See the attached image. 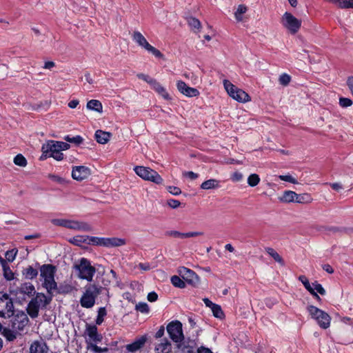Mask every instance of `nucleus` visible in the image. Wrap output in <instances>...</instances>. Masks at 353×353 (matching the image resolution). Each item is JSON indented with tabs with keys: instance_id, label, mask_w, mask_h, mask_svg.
<instances>
[{
	"instance_id": "obj_38",
	"label": "nucleus",
	"mask_w": 353,
	"mask_h": 353,
	"mask_svg": "<svg viewBox=\"0 0 353 353\" xmlns=\"http://www.w3.org/2000/svg\"><path fill=\"white\" fill-rule=\"evenodd\" d=\"M172 284L179 288H184L185 287V281L179 276L174 275L171 277Z\"/></svg>"
},
{
	"instance_id": "obj_63",
	"label": "nucleus",
	"mask_w": 353,
	"mask_h": 353,
	"mask_svg": "<svg viewBox=\"0 0 353 353\" xmlns=\"http://www.w3.org/2000/svg\"><path fill=\"white\" fill-rule=\"evenodd\" d=\"M147 299L150 302H154L157 300L158 295L156 292H151L148 293Z\"/></svg>"
},
{
	"instance_id": "obj_18",
	"label": "nucleus",
	"mask_w": 353,
	"mask_h": 353,
	"mask_svg": "<svg viewBox=\"0 0 353 353\" xmlns=\"http://www.w3.org/2000/svg\"><path fill=\"white\" fill-rule=\"evenodd\" d=\"M177 347L181 353H196V343L194 340L188 339L177 344Z\"/></svg>"
},
{
	"instance_id": "obj_43",
	"label": "nucleus",
	"mask_w": 353,
	"mask_h": 353,
	"mask_svg": "<svg viewBox=\"0 0 353 353\" xmlns=\"http://www.w3.org/2000/svg\"><path fill=\"white\" fill-rule=\"evenodd\" d=\"M14 163L17 165L25 167L27 165V160L22 154H19L14 158Z\"/></svg>"
},
{
	"instance_id": "obj_14",
	"label": "nucleus",
	"mask_w": 353,
	"mask_h": 353,
	"mask_svg": "<svg viewBox=\"0 0 353 353\" xmlns=\"http://www.w3.org/2000/svg\"><path fill=\"white\" fill-rule=\"evenodd\" d=\"M177 272L188 284L194 287L199 285V277L193 270L184 266H181L178 268Z\"/></svg>"
},
{
	"instance_id": "obj_30",
	"label": "nucleus",
	"mask_w": 353,
	"mask_h": 353,
	"mask_svg": "<svg viewBox=\"0 0 353 353\" xmlns=\"http://www.w3.org/2000/svg\"><path fill=\"white\" fill-rule=\"evenodd\" d=\"M296 196V193L292 190H286L283 192L281 197L279 198V200L283 203H291L295 202V198Z\"/></svg>"
},
{
	"instance_id": "obj_6",
	"label": "nucleus",
	"mask_w": 353,
	"mask_h": 353,
	"mask_svg": "<svg viewBox=\"0 0 353 353\" xmlns=\"http://www.w3.org/2000/svg\"><path fill=\"white\" fill-rule=\"evenodd\" d=\"M223 85L228 94L232 99L241 103L248 102L251 100L250 97L242 89L237 88L230 81L223 80Z\"/></svg>"
},
{
	"instance_id": "obj_52",
	"label": "nucleus",
	"mask_w": 353,
	"mask_h": 353,
	"mask_svg": "<svg viewBox=\"0 0 353 353\" xmlns=\"http://www.w3.org/2000/svg\"><path fill=\"white\" fill-rule=\"evenodd\" d=\"M279 83L283 85H287L289 84L291 80L290 75L287 74H283L279 77Z\"/></svg>"
},
{
	"instance_id": "obj_31",
	"label": "nucleus",
	"mask_w": 353,
	"mask_h": 353,
	"mask_svg": "<svg viewBox=\"0 0 353 353\" xmlns=\"http://www.w3.org/2000/svg\"><path fill=\"white\" fill-rule=\"evenodd\" d=\"M0 262L2 265L3 270V276L8 281H11L14 279V274L7 265L6 261L0 257Z\"/></svg>"
},
{
	"instance_id": "obj_59",
	"label": "nucleus",
	"mask_w": 353,
	"mask_h": 353,
	"mask_svg": "<svg viewBox=\"0 0 353 353\" xmlns=\"http://www.w3.org/2000/svg\"><path fill=\"white\" fill-rule=\"evenodd\" d=\"M243 174L236 171L232 174L231 179L234 182H239L243 179Z\"/></svg>"
},
{
	"instance_id": "obj_1",
	"label": "nucleus",
	"mask_w": 353,
	"mask_h": 353,
	"mask_svg": "<svg viewBox=\"0 0 353 353\" xmlns=\"http://www.w3.org/2000/svg\"><path fill=\"white\" fill-rule=\"evenodd\" d=\"M102 288L95 284H89L85 287L81 299L80 304L84 308L92 307L96 301V299L101 294Z\"/></svg>"
},
{
	"instance_id": "obj_47",
	"label": "nucleus",
	"mask_w": 353,
	"mask_h": 353,
	"mask_svg": "<svg viewBox=\"0 0 353 353\" xmlns=\"http://www.w3.org/2000/svg\"><path fill=\"white\" fill-rule=\"evenodd\" d=\"M17 253V250H15L14 249L8 250L6 252L5 257L8 261L12 262L16 257Z\"/></svg>"
},
{
	"instance_id": "obj_15",
	"label": "nucleus",
	"mask_w": 353,
	"mask_h": 353,
	"mask_svg": "<svg viewBox=\"0 0 353 353\" xmlns=\"http://www.w3.org/2000/svg\"><path fill=\"white\" fill-rule=\"evenodd\" d=\"M90 170L88 167L79 165L74 166L72 168V177L76 181H81L85 180L90 175Z\"/></svg>"
},
{
	"instance_id": "obj_24",
	"label": "nucleus",
	"mask_w": 353,
	"mask_h": 353,
	"mask_svg": "<svg viewBox=\"0 0 353 353\" xmlns=\"http://www.w3.org/2000/svg\"><path fill=\"white\" fill-rule=\"evenodd\" d=\"M125 244V241L123 239L112 237L105 238L104 247H119Z\"/></svg>"
},
{
	"instance_id": "obj_48",
	"label": "nucleus",
	"mask_w": 353,
	"mask_h": 353,
	"mask_svg": "<svg viewBox=\"0 0 353 353\" xmlns=\"http://www.w3.org/2000/svg\"><path fill=\"white\" fill-rule=\"evenodd\" d=\"M8 74V67L5 64H0V80L5 79Z\"/></svg>"
},
{
	"instance_id": "obj_4",
	"label": "nucleus",
	"mask_w": 353,
	"mask_h": 353,
	"mask_svg": "<svg viewBox=\"0 0 353 353\" xmlns=\"http://www.w3.org/2000/svg\"><path fill=\"white\" fill-rule=\"evenodd\" d=\"M78 272V276L89 282L92 281L93 276L96 272V269L91 265L89 260L85 258H81L74 266Z\"/></svg>"
},
{
	"instance_id": "obj_42",
	"label": "nucleus",
	"mask_w": 353,
	"mask_h": 353,
	"mask_svg": "<svg viewBox=\"0 0 353 353\" xmlns=\"http://www.w3.org/2000/svg\"><path fill=\"white\" fill-rule=\"evenodd\" d=\"M107 314L106 310L104 307H100L98 310L96 324L101 325L104 321V316Z\"/></svg>"
},
{
	"instance_id": "obj_10",
	"label": "nucleus",
	"mask_w": 353,
	"mask_h": 353,
	"mask_svg": "<svg viewBox=\"0 0 353 353\" xmlns=\"http://www.w3.org/2000/svg\"><path fill=\"white\" fill-rule=\"evenodd\" d=\"M12 316V318L8 324L9 327L21 333V332L24 330V328L28 325L30 321L27 314L23 311H17Z\"/></svg>"
},
{
	"instance_id": "obj_44",
	"label": "nucleus",
	"mask_w": 353,
	"mask_h": 353,
	"mask_svg": "<svg viewBox=\"0 0 353 353\" xmlns=\"http://www.w3.org/2000/svg\"><path fill=\"white\" fill-rule=\"evenodd\" d=\"M299 280L303 284L304 287L308 292H310L314 290L313 287L310 285L309 280L305 275L299 276Z\"/></svg>"
},
{
	"instance_id": "obj_11",
	"label": "nucleus",
	"mask_w": 353,
	"mask_h": 353,
	"mask_svg": "<svg viewBox=\"0 0 353 353\" xmlns=\"http://www.w3.org/2000/svg\"><path fill=\"white\" fill-rule=\"evenodd\" d=\"M170 338L173 342L181 343L184 340V335L182 330V323L179 321H173L169 323L166 327Z\"/></svg>"
},
{
	"instance_id": "obj_51",
	"label": "nucleus",
	"mask_w": 353,
	"mask_h": 353,
	"mask_svg": "<svg viewBox=\"0 0 353 353\" xmlns=\"http://www.w3.org/2000/svg\"><path fill=\"white\" fill-rule=\"evenodd\" d=\"M188 24L190 26L194 28L199 29L201 28V23L199 19L191 17L188 19Z\"/></svg>"
},
{
	"instance_id": "obj_22",
	"label": "nucleus",
	"mask_w": 353,
	"mask_h": 353,
	"mask_svg": "<svg viewBox=\"0 0 353 353\" xmlns=\"http://www.w3.org/2000/svg\"><path fill=\"white\" fill-rule=\"evenodd\" d=\"M18 292L23 294H26L29 297L34 296L36 294L34 286L30 283H24L18 288Z\"/></svg>"
},
{
	"instance_id": "obj_21",
	"label": "nucleus",
	"mask_w": 353,
	"mask_h": 353,
	"mask_svg": "<svg viewBox=\"0 0 353 353\" xmlns=\"http://www.w3.org/2000/svg\"><path fill=\"white\" fill-rule=\"evenodd\" d=\"M154 351L156 353H172V345L170 342L164 339L162 341L156 345Z\"/></svg>"
},
{
	"instance_id": "obj_8",
	"label": "nucleus",
	"mask_w": 353,
	"mask_h": 353,
	"mask_svg": "<svg viewBox=\"0 0 353 353\" xmlns=\"http://www.w3.org/2000/svg\"><path fill=\"white\" fill-rule=\"evenodd\" d=\"M14 303L12 298L3 292H0V317L10 318L14 314Z\"/></svg>"
},
{
	"instance_id": "obj_54",
	"label": "nucleus",
	"mask_w": 353,
	"mask_h": 353,
	"mask_svg": "<svg viewBox=\"0 0 353 353\" xmlns=\"http://www.w3.org/2000/svg\"><path fill=\"white\" fill-rule=\"evenodd\" d=\"M90 347L94 353H103V352H108V347H101L97 346L95 344H90Z\"/></svg>"
},
{
	"instance_id": "obj_46",
	"label": "nucleus",
	"mask_w": 353,
	"mask_h": 353,
	"mask_svg": "<svg viewBox=\"0 0 353 353\" xmlns=\"http://www.w3.org/2000/svg\"><path fill=\"white\" fill-rule=\"evenodd\" d=\"M65 140L67 141L68 142L74 143L77 145L81 144L83 141V138L79 135H77V136L73 137H70L69 136H66L65 137Z\"/></svg>"
},
{
	"instance_id": "obj_19",
	"label": "nucleus",
	"mask_w": 353,
	"mask_h": 353,
	"mask_svg": "<svg viewBox=\"0 0 353 353\" xmlns=\"http://www.w3.org/2000/svg\"><path fill=\"white\" fill-rule=\"evenodd\" d=\"M85 332L89 338L93 341L99 342L101 341L102 336L98 333L96 325L87 324Z\"/></svg>"
},
{
	"instance_id": "obj_32",
	"label": "nucleus",
	"mask_w": 353,
	"mask_h": 353,
	"mask_svg": "<svg viewBox=\"0 0 353 353\" xmlns=\"http://www.w3.org/2000/svg\"><path fill=\"white\" fill-rule=\"evenodd\" d=\"M219 181L214 179H211L203 182L201 188L203 190H212L219 188Z\"/></svg>"
},
{
	"instance_id": "obj_33",
	"label": "nucleus",
	"mask_w": 353,
	"mask_h": 353,
	"mask_svg": "<svg viewBox=\"0 0 353 353\" xmlns=\"http://www.w3.org/2000/svg\"><path fill=\"white\" fill-rule=\"evenodd\" d=\"M266 252L271 256L276 262L280 263L281 265H284V261L279 254L272 248H266Z\"/></svg>"
},
{
	"instance_id": "obj_58",
	"label": "nucleus",
	"mask_w": 353,
	"mask_h": 353,
	"mask_svg": "<svg viewBox=\"0 0 353 353\" xmlns=\"http://www.w3.org/2000/svg\"><path fill=\"white\" fill-rule=\"evenodd\" d=\"M137 76V77L139 79H142V80L146 81L150 85L152 84V81H155L154 79H152V78L150 77L148 75L144 74L143 73H139Z\"/></svg>"
},
{
	"instance_id": "obj_39",
	"label": "nucleus",
	"mask_w": 353,
	"mask_h": 353,
	"mask_svg": "<svg viewBox=\"0 0 353 353\" xmlns=\"http://www.w3.org/2000/svg\"><path fill=\"white\" fill-rule=\"evenodd\" d=\"M260 181V177L257 174H251L248 178V184L250 187H255L259 183Z\"/></svg>"
},
{
	"instance_id": "obj_36",
	"label": "nucleus",
	"mask_w": 353,
	"mask_h": 353,
	"mask_svg": "<svg viewBox=\"0 0 353 353\" xmlns=\"http://www.w3.org/2000/svg\"><path fill=\"white\" fill-rule=\"evenodd\" d=\"M248 10L247 7L245 5L241 4L238 6L236 12H234L235 19L238 21L243 20L242 15Z\"/></svg>"
},
{
	"instance_id": "obj_20",
	"label": "nucleus",
	"mask_w": 353,
	"mask_h": 353,
	"mask_svg": "<svg viewBox=\"0 0 353 353\" xmlns=\"http://www.w3.org/2000/svg\"><path fill=\"white\" fill-rule=\"evenodd\" d=\"M146 337L145 336L137 339L133 343L126 345V350L130 352H135L140 350L146 342Z\"/></svg>"
},
{
	"instance_id": "obj_56",
	"label": "nucleus",
	"mask_w": 353,
	"mask_h": 353,
	"mask_svg": "<svg viewBox=\"0 0 353 353\" xmlns=\"http://www.w3.org/2000/svg\"><path fill=\"white\" fill-rule=\"evenodd\" d=\"M78 228H77V230H83V231H90L92 230L91 226L85 222H79L78 221Z\"/></svg>"
},
{
	"instance_id": "obj_35",
	"label": "nucleus",
	"mask_w": 353,
	"mask_h": 353,
	"mask_svg": "<svg viewBox=\"0 0 353 353\" xmlns=\"http://www.w3.org/2000/svg\"><path fill=\"white\" fill-rule=\"evenodd\" d=\"M312 198L309 194H296V196L295 198V202L298 203H310L312 201Z\"/></svg>"
},
{
	"instance_id": "obj_34",
	"label": "nucleus",
	"mask_w": 353,
	"mask_h": 353,
	"mask_svg": "<svg viewBox=\"0 0 353 353\" xmlns=\"http://www.w3.org/2000/svg\"><path fill=\"white\" fill-rule=\"evenodd\" d=\"M88 241V236H76L70 240V242L75 245L80 246L82 243H87Z\"/></svg>"
},
{
	"instance_id": "obj_23",
	"label": "nucleus",
	"mask_w": 353,
	"mask_h": 353,
	"mask_svg": "<svg viewBox=\"0 0 353 353\" xmlns=\"http://www.w3.org/2000/svg\"><path fill=\"white\" fill-rule=\"evenodd\" d=\"M94 137H95L96 141L99 143L105 144L110 141V139L112 137V134L108 132L103 131L101 130H98L95 132Z\"/></svg>"
},
{
	"instance_id": "obj_3",
	"label": "nucleus",
	"mask_w": 353,
	"mask_h": 353,
	"mask_svg": "<svg viewBox=\"0 0 353 353\" xmlns=\"http://www.w3.org/2000/svg\"><path fill=\"white\" fill-rule=\"evenodd\" d=\"M55 267L51 264H44L40 266V276L43 279V286L49 294H52L57 289V283L54 280Z\"/></svg>"
},
{
	"instance_id": "obj_26",
	"label": "nucleus",
	"mask_w": 353,
	"mask_h": 353,
	"mask_svg": "<svg viewBox=\"0 0 353 353\" xmlns=\"http://www.w3.org/2000/svg\"><path fill=\"white\" fill-rule=\"evenodd\" d=\"M328 1L340 9L353 8V0H328Z\"/></svg>"
},
{
	"instance_id": "obj_13",
	"label": "nucleus",
	"mask_w": 353,
	"mask_h": 353,
	"mask_svg": "<svg viewBox=\"0 0 353 353\" xmlns=\"http://www.w3.org/2000/svg\"><path fill=\"white\" fill-rule=\"evenodd\" d=\"M281 23L293 34L299 31L301 26V21L290 12H285L283 15Z\"/></svg>"
},
{
	"instance_id": "obj_29",
	"label": "nucleus",
	"mask_w": 353,
	"mask_h": 353,
	"mask_svg": "<svg viewBox=\"0 0 353 353\" xmlns=\"http://www.w3.org/2000/svg\"><path fill=\"white\" fill-rule=\"evenodd\" d=\"M86 107L88 109L101 113L103 112L102 103L96 99H92L87 103Z\"/></svg>"
},
{
	"instance_id": "obj_2",
	"label": "nucleus",
	"mask_w": 353,
	"mask_h": 353,
	"mask_svg": "<svg viewBox=\"0 0 353 353\" xmlns=\"http://www.w3.org/2000/svg\"><path fill=\"white\" fill-rule=\"evenodd\" d=\"M51 301V298H48L43 293H37L27 305V313L32 319H36L39 316L40 307H46Z\"/></svg>"
},
{
	"instance_id": "obj_12",
	"label": "nucleus",
	"mask_w": 353,
	"mask_h": 353,
	"mask_svg": "<svg viewBox=\"0 0 353 353\" xmlns=\"http://www.w3.org/2000/svg\"><path fill=\"white\" fill-rule=\"evenodd\" d=\"M41 151L43 153H49V157H51L57 161L63 159V154L60 152L59 141L50 140L46 143L43 144Z\"/></svg>"
},
{
	"instance_id": "obj_57",
	"label": "nucleus",
	"mask_w": 353,
	"mask_h": 353,
	"mask_svg": "<svg viewBox=\"0 0 353 353\" xmlns=\"http://www.w3.org/2000/svg\"><path fill=\"white\" fill-rule=\"evenodd\" d=\"M312 285L314 286L313 288L314 289V291L316 290V292H319L321 295L325 294V289L323 288V286L321 284L318 283L317 281H315L314 283H313Z\"/></svg>"
},
{
	"instance_id": "obj_5",
	"label": "nucleus",
	"mask_w": 353,
	"mask_h": 353,
	"mask_svg": "<svg viewBox=\"0 0 353 353\" xmlns=\"http://www.w3.org/2000/svg\"><path fill=\"white\" fill-rule=\"evenodd\" d=\"M135 173L145 181L153 182L156 184H162L163 179L155 170L149 167L137 165L134 168Z\"/></svg>"
},
{
	"instance_id": "obj_41",
	"label": "nucleus",
	"mask_w": 353,
	"mask_h": 353,
	"mask_svg": "<svg viewBox=\"0 0 353 353\" xmlns=\"http://www.w3.org/2000/svg\"><path fill=\"white\" fill-rule=\"evenodd\" d=\"M54 290H57L59 294H65L70 293L72 291V287L68 284H60L59 287L57 285V289H54Z\"/></svg>"
},
{
	"instance_id": "obj_40",
	"label": "nucleus",
	"mask_w": 353,
	"mask_h": 353,
	"mask_svg": "<svg viewBox=\"0 0 353 353\" xmlns=\"http://www.w3.org/2000/svg\"><path fill=\"white\" fill-rule=\"evenodd\" d=\"M213 315L218 319H222L224 318L225 314L219 305L215 304L212 308Z\"/></svg>"
},
{
	"instance_id": "obj_61",
	"label": "nucleus",
	"mask_w": 353,
	"mask_h": 353,
	"mask_svg": "<svg viewBox=\"0 0 353 353\" xmlns=\"http://www.w3.org/2000/svg\"><path fill=\"white\" fill-rule=\"evenodd\" d=\"M184 239L185 238H190V237H196L199 236H203L204 233L203 232H184Z\"/></svg>"
},
{
	"instance_id": "obj_49",
	"label": "nucleus",
	"mask_w": 353,
	"mask_h": 353,
	"mask_svg": "<svg viewBox=\"0 0 353 353\" xmlns=\"http://www.w3.org/2000/svg\"><path fill=\"white\" fill-rule=\"evenodd\" d=\"M136 310L141 313H148L150 310L148 304L145 303H139L137 304Z\"/></svg>"
},
{
	"instance_id": "obj_50",
	"label": "nucleus",
	"mask_w": 353,
	"mask_h": 353,
	"mask_svg": "<svg viewBox=\"0 0 353 353\" xmlns=\"http://www.w3.org/2000/svg\"><path fill=\"white\" fill-rule=\"evenodd\" d=\"M339 105L342 108H347L352 105V101L349 98L341 97L339 99Z\"/></svg>"
},
{
	"instance_id": "obj_27",
	"label": "nucleus",
	"mask_w": 353,
	"mask_h": 353,
	"mask_svg": "<svg viewBox=\"0 0 353 353\" xmlns=\"http://www.w3.org/2000/svg\"><path fill=\"white\" fill-rule=\"evenodd\" d=\"M3 336L9 341H12L17 339V335L21 334L17 330H14L11 327H5L3 331Z\"/></svg>"
},
{
	"instance_id": "obj_25",
	"label": "nucleus",
	"mask_w": 353,
	"mask_h": 353,
	"mask_svg": "<svg viewBox=\"0 0 353 353\" xmlns=\"http://www.w3.org/2000/svg\"><path fill=\"white\" fill-rule=\"evenodd\" d=\"M152 88L160 95H161L165 99H170V95L167 92L165 88L163 87L156 79L154 81H152Z\"/></svg>"
},
{
	"instance_id": "obj_37",
	"label": "nucleus",
	"mask_w": 353,
	"mask_h": 353,
	"mask_svg": "<svg viewBox=\"0 0 353 353\" xmlns=\"http://www.w3.org/2000/svg\"><path fill=\"white\" fill-rule=\"evenodd\" d=\"M88 244L104 246L105 238L88 236Z\"/></svg>"
},
{
	"instance_id": "obj_62",
	"label": "nucleus",
	"mask_w": 353,
	"mask_h": 353,
	"mask_svg": "<svg viewBox=\"0 0 353 353\" xmlns=\"http://www.w3.org/2000/svg\"><path fill=\"white\" fill-rule=\"evenodd\" d=\"M77 225L78 221H68V222L65 223V228L70 229L77 230V228H78Z\"/></svg>"
},
{
	"instance_id": "obj_45",
	"label": "nucleus",
	"mask_w": 353,
	"mask_h": 353,
	"mask_svg": "<svg viewBox=\"0 0 353 353\" xmlns=\"http://www.w3.org/2000/svg\"><path fill=\"white\" fill-rule=\"evenodd\" d=\"M165 236L174 237V238H178V239H184V232H181L179 231L176 230H169L165 232Z\"/></svg>"
},
{
	"instance_id": "obj_16",
	"label": "nucleus",
	"mask_w": 353,
	"mask_h": 353,
	"mask_svg": "<svg viewBox=\"0 0 353 353\" xmlns=\"http://www.w3.org/2000/svg\"><path fill=\"white\" fill-rule=\"evenodd\" d=\"M178 90L183 95L192 97L199 95V91L194 88L189 87L184 81H178L176 83Z\"/></svg>"
},
{
	"instance_id": "obj_53",
	"label": "nucleus",
	"mask_w": 353,
	"mask_h": 353,
	"mask_svg": "<svg viewBox=\"0 0 353 353\" xmlns=\"http://www.w3.org/2000/svg\"><path fill=\"white\" fill-rule=\"evenodd\" d=\"M279 178L281 181L290 182V183H293V184H297L298 183L296 179L295 178H294L293 176H292L291 175H280V176H279Z\"/></svg>"
},
{
	"instance_id": "obj_7",
	"label": "nucleus",
	"mask_w": 353,
	"mask_h": 353,
	"mask_svg": "<svg viewBox=\"0 0 353 353\" xmlns=\"http://www.w3.org/2000/svg\"><path fill=\"white\" fill-rule=\"evenodd\" d=\"M307 311L312 317L316 320L320 327L327 329L330 327L331 317L327 312L313 305H309L307 307Z\"/></svg>"
},
{
	"instance_id": "obj_64",
	"label": "nucleus",
	"mask_w": 353,
	"mask_h": 353,
	"mask_svg": "<svg viewBox=\"0 0 353 353\" xmlns=\"http://www.w3.org/2000/svg\"><path fill=\"white\" fill-rule=\"evenodd\" d=\"M183 174L192 180L196 179L198 177V174L192 171L185 172Z\"/></svg>"
},
{
	"instance_id": "obj_60",
	"label": "nucleus",
	"mask_w": 353,
	"mask_h": 353,
	"mask_svg": "<svg viewBox=\"0 0 353 353\" xmlns=\"http://www.w3.org/2000/svg\"><path fill=\"white\" fill-rule=\"evenodd\" d=\"M167 189L173 195H179L181 193V189L176 186H168Z\"/></svg>"
},
{
	"instance_id": "obj_28",
	"label": "nucleus",
	"mask_w": 353,
	"mask_h": 353,
	"mask_svg": "<svg viewBox=\"0 0 353 353\" xmlns=\"http://www.w3.org/2000/svg\"><path fill=\"white\" fill-rule=\"evenodd\" d=\"M22 274L26 279H33L38 275V270L32 266L29 265L22 270Z\"/></svg>"
},
{
	"instance_id": "obj_9",
	"label": "nucleus",
	"mask_w": 353,
	"mask_h": 353,
	"mask_svg": "<svg viewBox=\"0 0 353 353\" xmlns=\"http://www.w3.org/2000/svg\"><path fill=\"white\" fill-rule=\"evenodd\" d=\"M132 39L142 48L152 53L155 57L164 59V55L156 48L151 46L139 31H134L132 34Z\"/></svg>"
},
{
	"instance_id": "obj_55",
	"label": "nucleus",
	"mask_w": 353,
	"mask_h": 353,
	"mask_svg": "<svg viewBox=\"0 0 353 353\" xmlns=\"http://www.w3.org/2000/svg\"><path fill=\"white\" fill-rule=\"evenodd\" d=\"M167 204L171 208L176 209L180 207L181 203L178 200L171 199L167 201Z\"/></svg>"
},
{
	"instance_id": "obj_17",
	"label": "nucleus",
	"mask_w": 353,
	"mask_h": 353,
	"mask_svg": "<svg viewBox=\"0 0 353 353\" xmlns=\"http://www.w3.org/2000/svg\"><path fill=\"white\" fill-rule=\"evenodd\" d=\"M49 347L42 339L34 341L29 348L30 353H48Z\"/></svg>"
}]
</instances>
